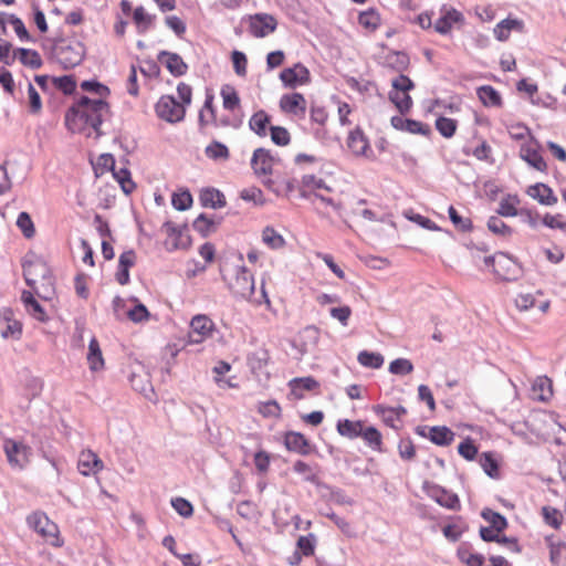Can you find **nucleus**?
<instances>
[{"instance_id":"nucleus-1","label":"nucleus","mask_w":566,"mask_h":566,"mask_svg":"<svg viewBox=\"0 0 566 566\" xmlns=\"http://www.w3.org/2000/svg\"><path fill=\"white\" fill-rule=\"evenodd\" d=\"M108 104L102 99L82 96L65 114V125L72 133L91 136L92 132L101 135L99 126L108 114Z\"/></svg>"},{"instance_id":"nucleus-2","label":"nucleus","mask_w":566,"mask_h":566,"mask_svg":"<svg viewBox=\"0 0 566 566\" xmlns=\"http://www.w3.org/2000/svg\"><path fill=\"white\" fill-rule=\"evenodd\" d=\"M23 276L30 286L40 297L50 300L54 295V280L52 271L42 259L25 260L22 264Z\"/></svg>"},{"instance_id":"nucleus-3","label":"nucleus","mask_w":566,"mask_h":566,"mask_svg":"<svg viewBox=\"0 0 566 566\" xmlns=\"http://www.w3.org/2000/svg\"><path fill=\"white\" fill-rule=\"evenodd\" d=\"M228 289L238 300H245L256 305L265 302L270 304V300L264 290V284L261 286V298H253L254 295V279L251 272L245 266H237L234 276L228 282Z\"/></svg>"},{"instance_id":"nucleus-4","label":"nucleus","mask_w":566,"mask_h":566,"mask_svg":"<svg viewBox=\"0 0 566 566\" xmlns=\"http://www.w3.org/2000/svg\"><path fill=\"white\" fill-rule=\"evenodd\" d=\"M53 55L63 69H73L82 63L85 46L78 40H62L54 46Z\"/></svg>"},{"instance_id":"nucleus-5","label":"nucleus","mask_w":566,"mask_h":566,"mask_svg":"<svg viewBox=\"0 0 566 566\" xmlns=\"http://www.w3.org/2000/svg\"><path fill=\"white\" fill-rule=\"evenodd\" d=\"M30 528L40 534L52 546L60 547L63 542L59 537V527L43 512H34L27 518Z\"/></svg>"},{"instance_id":"nucleus-6","label":"nucleus","mask_w":566,"mask_h":566,"mask_svg":"<svg viewBox=\"0 0 566 566\" xmlns=\"http://www.w3.org/2000/svg\"><path fill=\"white\" fill-rule=\"evenodd\" d=\"M392 90L389 92V99L395 104L401 114H406L412 107V99L409 91L415 87L413 82L406 75L400 74L391 82Z\"/></svg>"},{"instance_id":"nucleus-7","label":"nucleus","mask_w":566,"mask_h":566,"mask_svg":"<svg viewBox=\"0 0 566 566\" xmlns=\"http://www.w3.org/2000/svg\"><path fill=\"white\" fill-rule=\"evenodd\" d=\"M3 451L11 468L22 470L30 462L31 448L14 439H6Z\"/></svg>"},{"instance_id":"nucleus-8","label":"nucleus","mask_w":566,"mask_h":566,"mask_svg":"<svg viewBox=\"0 0 566 566\" xmlns=\"http://www.w3.org/2000/svg\"><path fill=\"white\" fill-rule=\"evenodd\" d=\"M155 109L159 118L169 123L182 120L186 114L184 104L179 103L170 95L161 96L157 102Z\"/></svg>"},{"instance_id":"nucleus-9","label":"nucleus","mask_w":566,"mask_h":566,"mask_svg":"<svg viewBox=\"0 0 566 566\" xmlns=\"http://www.w3.org/2000/svg\"><path fill=\"white\" fill-rule=\"evenodd\" d=\"M280 161L269 149L256 148L251 158V167L258 177L270 176L273 166Z\"/></svg>"},{"instance_id":"nucleus-10","label":"nucleus","mask_w":566,"mask_h":566,"mask_svg":"<svg viewBox=\"0 0 566 566\" xmlns=\"http://www.w3.org/2000/svg\"><path fill=\"white\" fill-rule=\"evenodd\" d=\"M424 490L429 497L442 507L459 511L461 509L459 496L437 484H426Z\"/></svg>"},{"instance_id":"nucleus-11","label":"nucleus","mask_w":566,"mask_h":566,"mask_svg":"<svg viewBox=\"0 0 566 566\" xmlns=\"http://www.w3.org/2000/svg\"><path fill=\"white\" fill-rule=\"evenodd\" d=\"M276 19L269 13H256L249 17V31L255 38H264L275 31Z\"/></svg>"},{"instance_id":"nucleus-12","label":"nucleus","mask_w":566,"mask_h":566,"mask_svg":"<svg viewBox=\"0 0 566 566\" xmlns=\"http://www.w3.org/2000/svg\"><path fill=\"white\" fill-rule=\"evenodd\" d=\"M280 80L285 87L295 88L311 82L308 69L302 63H296L292 67L284 69L280 73Z\"/></svg>"},{"instance_id":"nucleus-13","label":"nucleus","mask_w":566,"mask_h":566,"mask_svg":"<svg viewBox=\"0 0 566 566\" xmlns=\"http://www.w3.org/2000/svg\"><path fill=\"white\" fill-rule=\"evenodd\" d=\"M213 327V322L207 315L199 314L193 316L190 322L189 343H202L206 338L211 336Z\"/></svg>"},{"instance_id":"nucleus-14","label":"nucleus","mask_w":566,"mask_h":566,"mask_svg":"<svg viewBox=\"0 0 566 566\" xmlns=\"http://www.w3.org/2000/svg\"><path fill=\"white\" fill-rule=\"evenodd\" d=\"M307 103L303 94L291 93L284 94L280 98V108L286 114L304 118L306 114Z\"/></svg>"},{"instance_id":"nucleus-15","label":"nucleus","mask_w":566,"mask_h":566,"mask_svg":"<svg viewBox=\"0 0 566 566\" xmlns=\"http://www.w3.org/2000/svg\"><path fill=\"white\" fill-rule=\"evenodd\" d=\"M381 65L391 71L402 73L410 64V59L406 52L390 50L381 56Z\"/></svg>"},{"instance_id":"nucleus-16","label":"nucleus","mask_w":566,"mask_h":566,"mask_svg":"<svg viewBox=\"0 0 566 566\" xmlns=\"http://www.w3.org/2000/svg\"><path fill=\"white\" fill-rule=\"evenodd\" d=\"M158 61L167 67V70L174 75V76H181L186 74L188 66L184 62L182 57L172 52L168 51H161L158 54Z\"/></svg>"},{"instance_id":"nucleus-17","label":"nucleus","mask_w":566,"mask_h":566,"mask_svg":"<svg viewBox=\"0 0 566 566\" xmlns=\"http://www.w3.org/2000/svg\"><path fill=\"white\" fill-rule=\"evenodd\" d=\"M284 444L287 450L302 455H307L311 452L308 440L300 432H287L284 437Z\"/></svg>"},{"instance_id":"nucleus-18","label":"nucleus","mask_w":566,"mask_h":566,"mask_svg":"<svg viewBox=\"0 0 566 566\" xmlns=\"http://www.w3.org/2000/svg\"><path fill=\"white\" fill-rule=\"evenodd\" d=\"M526 192L530 197L544 206H553L557 202V197L554 195L552 188L545 184L539 182L530 186Z\"/></svg>"},{"instance_id":"nucleus-19","label":"nucleus","mask_w":566,"mask_h":566,"mask_svg":"<svg viewBox=\"0 0 566 566\" xmlns=\"http://www.w3.org/2000/svg\"><path fill=\"white\" fill-rule=\"evenodd\" d=\"M521 158L526 161L531 167L538 171H546L547 165L537 148L530 144L522 145L520 150Z\"/></svg>"},{"instance_id":"nucleus-20","label":"nucleus","mask_w":566,"mask_h":566,"mask_svg":"<svg viewBox=\"0 0 566 566\" xmlns=\"http://www.w3.org/2000/svg\"><path fill=\"white\" fill-rule=\"evenodd\" d=\"M102 468V461L92 451L82 452L78 459L77 469L82 475L88 476Z\"/></svg>"},{"instance_id":"nucleus-21","label":"nucleus","mask_w":566,"mask_h":566,"mask_svg":"<svg viewBox=\"0 0 566 566\" xmlns=\"http://www.w3.org/2000/svg\"><path fill=\"white\" fill-rule=\"evenodd\" d=\"M289 386L291 388V392L297 398L302 399L304 397V391H315L319 387V382L313 377H300L293 378L290 380Z\"/></svg>"},{"instance_id":"nucleus-22","label":"nucleus","mask_w":566,"mask_h":566,"mask_svg":"<svg viewBox=\"0 0 566 566\" xmlns=\"http://www.w3.org/2000/svg\"><path fill=\"white\" fill-rule=\"evenodd\" d=\"M199 200L202 207L218 209L226 206V198L216 188H206L200 191Z\"/></svg>"},{"instance_id":"nucleus-23","label":"nucleus","mask_w":566,"mask_h":566,"mask_svg":"<svg viewBox=\"0 0 566 566\" xmlns=\"http://www.w3.org/2000/svg\"><path fill=\"white\" fill-rule=\"evenodd\" d=\"M476 95L485 107H501V94L491 85H482L476 88Z\"/></svg>"},{"instance_id":"nucleus-24","label":"nucleus","mask_w":566,"mask_h":566,"mask_svg":"<svg viewBox=\"0 0 566 566\" xmlns=\"http://www.w3.org/2000/svg\"><path fill=\"white\" fill-rule=\"evenodd\" d=\"M512 30L522 31L523 21L518 19H504L494 27V35L499 41H506Z\"/></svg>"},{"instance_id":"nucleus-25","label":"nucleus","mask_w":566,"mask_h":566,"mask_svg":"<svg viewBox=\"0 0 566 566\" xmlns=\"http://www.w3.org/2000/svg\"><path fill=\"white\" fill-rule=\"evenodd\" d=\"M347 146L352 150V153L356 156L366 155L367 149L369 148V144L365 135L360 129H355L350 132Z\"/></svg>"},{"instance_id":"nucleus-26","label":"nucleus","mask_w":566,"mask_h":566,"mask_svg":"<svg viewBox=\"0 0 566 566\" xmlns=\"http://www.w3.org/2000/svg\"><path fill=\"white\" fill-rule=\"evenodd\" d=\"M87 363L92 371H98L104 368V358L96 337H92L90 340Z\"/></svg>"},{"instance_id":"nucleus-27","label":"nucleus","mask_w":566,"mask_h":566,"mask_svg":"<svg viewBox=\"0 0 566 566\" xmlns=\"http://www.w3.org/2000/svg\"><path fill=\"white\" fill-rule=\"evenodd\" d=\"M164 228L166 229L167 234L172 240L170 249H185L190 244L189 238H184L182 229L177 227L174 222L166 221L164 223Z\"/></svg>"},{"instance_id":"nucleus-28","label":"nucleus","mask_w":566,"mask_h":566,"mask_svg":"<svg viewBox=\"0 0 566 566\" xmlns=\"http://www.w3.org/2000/svg\"><path fill=\"white\" fill-rule=\"evenodd\" d=\"M428 438L437 446H449L454 439V433L444 426H436L429 429Z\"/></svg>"},{"instance_id":"nucleus-29","label":"nucleus","mask_w":566,"mask_h":566,"mask_svg":"<svg viewBox=\"0 0 566 566\" xmlns=\"http://www.w3.org/2000/svg\"><path fill=\"white\" fill-rule=\"evenodd\" d=\"M363 427L364 422L360 420L352 421L344 419L337 422V432L348 439H356L360 437Z\"/></svg>"},{"instance_id":"nucleus-30","label":"nucleus","mask_w":566,"mask_h":566,"mask_svg":"<svg viewBox=\"0 0 566 566\" xmlns=\"http://www.w3.org/2000/svg\"><path fill=\"white\" fill-rule=\"evenodd\" d=\"M462 18V14L457 10H448L434 22V30L440 34H447L452 28L454 22H458Z\"/></svg>"},{"instance_id":"nucleus-31","label":"nucleus","mask_w":566,"mask_h":566,"mask_svg":"<svg viewBox=\"0 0 566 566\" xmlns=\"http://www.w3.org/2000/svg\"><path fill=\"white\" fill-rule=\"evenodd\" d=\"M17 59H19L23 65L33 70L42 66V59L35 50L19 48L17 49Z\"/></svg>"},{"instance_id":"nucleus-32","label":"nucleus","mask_w":566,"mask_h":566,"mask_svg":"<svg viewBox=\"0 0 566 566\" xmlns=\"http://www.w3.org/2000/svg\"><path fill=\"white\" fill-rule=\"evenodd\" d=\"M220 95L224 109L235 111L240 108V97L232 85L226 84L221 87Z\"/></svg>"},{"instance_id":"nucleus-33","label":"nucleus","mask_w":566,"mask_h":566,"mask_svg":"<svg viewBox=\"0 0 566 566\" xmlns=\"http://www.w3.org/2000/svg\"><path fill=\"white\" fill-rule=\"evenodd\" d=\"M270 123V116L264 111H259L252 115L249 120L250 129L258 136H266V126Z\"/></svg>"},{"instance_id":"nucleus-34","label":"nucleus","mask_w":566,"mask_h":566,"mask_svg":"<svg viewBox=\"0 0 566 566\" xmlns=\"http://www.w3.org/2000/svg\"><path fill=\"white\" fill-rule=\"evenodd\" d=\"M220 220L208 218L205 213L199 214L192 223L193 229L202 237H207L214 232Z\"/></svg>"},{"instance_id":"nucleus-35","label":"nucleus","mask_w":566,"mask_h":566,"mask_svg":"<svg viewBox=\"0 0 566 566\" xmlns=\"http://www.w3.org/2000/svg\"><path fill=\"white\" fill-rule=\"evenodd\" d=\"M549 562L553 566H566V543H549Z\"/></svg>"},{"instance_id":"nucleus-36","label":"nucleus","mask_w":566,"mask_h":566,"mask_svg":"<svg viewBox=\"0 0 566 566\" xmlns=\"http://www.w3.org/2000/svg\"><path fill=\"white\" fill-rule=\"evenodd\" d=\"M533 392L538 400L546 401L552 395V381L547 377H538L533 384Z\"/></svg>"},{"instance_id":"nucleus-37","label":"nucleus","mask_w":566,"mask_h":566,"mask_svg":"<svg viewBox=\"0 0 566 566\" xmlns=\"http://www.w3.org/2000/svg\"><path fill=\"white\" fill-rule=\"evenodd\" d=\"M360 438L364 439V441L373 449V450H376V451H380L381 450V444H382V436L381 433L379 432L378 429H376L375 427L373 426H369V427H363V430H361V434H360Z\"/></svg>"},{"instance_id":"nucleus-38","label":"nucleus","mask_w":566,"mask_h":566,"mask_svg":"<svg viewBox=\"0 0 566 566\" xmlns=\"http://www.w3.org/2000/svg\"><path fill=\"white\" fill-rule=\"evenodd\" d=\"M357 360L367 368L378 369L384 365V356L381 354L368 350L359 352Z\"/></svg>"},{"instance_id":"nucleus-39","label":"nucleus","mask_w":566,"mask_h":566,"mask_svg":"<svg viewBox=\"0 0 566 566\" xmlns=\"http://www.w3.org/2000/svg\"><path fill=\"white\" fill-rule=\"evenodd\" d=\"M133 18H134V21L137 25L139 33H145L146 31H148L153 27V23L155 20V17L147 13L146 10L144 9V7H142V6L137 7L134 10Z\"/></svg>"},{"instance_id":"nucleus-40","label":"nucleus","mask_w":566,"mask_h":566,"mask_svg":"<svg viewBox=\"0 0 566 566\" xmlns=\"http://www.w3.org/2000/svg\"><path fill=\"white\" fill-rule=\"evenodd\" d=\"M457 555L459 559L467 566H482L484 563L483 555L472 553L467 545H461L458 548Z\"/></svg>"},{"instance_id":"nucleus-41","label":"nucleus","mask_w":566,"mask_h":566,"mask_svg":"<svg viewBox=\"0 0 566 566\" xmlns=\"http://www.w3.org/2000/svg\"><path fill=\"white\" fill-rule=\"evenodd\" d=\"M112 171H113L114 178L118 181L123 191L127 195L130 193L135 188V184L133 182V180L130 178L129 170L124 167L117 169L116 166H114L112 168Z\"/></svg>"},{"instance_id":"nucleus-42","label":"nucleus","mask_w":566,"mask_h":566,"mask_svg":"<svg viewBox=\"0 0 566 566\" xmlns=\"http://www.w3.org/2000/svg\"><path fill=\"white\" fill-rule=\"evenodd\" d=\"M205 154L212 160H227L230 156L228 147L217 140L212 142L206 147Z\"/></svg>"},{"instance_id":"nucleus-43","label":"nucleus","mask_w":566,"mask_h":566,"mask_svg":"<svg viewBox=\"0 0 566 566\" xmlns=\"http://www.w3.org/2000/svg\"><path fill=\"white\" fill-rule=\"evenodd\" d=\"M496 264L497 269L507 276V280H512V275H515L517 271V264L506 254L503 252L496 253Z\"/></svg>"},{"instance_id":"nucleus-44","label":"nucleus","mask_w":566,"mask_h":566,"mask_svg":"<svg viewBox=\"0 0 566 566\" xmlns=\"http://www.w3.org/2000/svg\"><path fill=\"white\" fill-rule=\"evenodd\" d=\"M358 22L365 29L375 31L380 25V14L375 9L360 12Z\"/></svg>"},{"instance_id":"nucleus-45","label":"nucleus","mask_w":566,"mask_h":566,"mask_svg":"<svg viewBox=\"0 0 566 566\" xmlns=\"http://www.w3.org/2000/svg\"><path fill=\"white\" fill-rule=\"evenodd\" d=\"M517 196H507L500 201L499 208L496 210L497 214L501 217H515L518 211L516 206L518 203Z\"/></svg>"},{"instance_id":"nucleus-46","label":"nucleus","mask_w":566,"mask_h":566,"mask_svg":"<svg viewBox=\"0 0 566 566\" xmlns=\"http://www.w3.org/2000/svg\"><path fill=\"white\" fill-rule=\"evenodd\" d=\"M270 355L265 348H258L248 356V364L253 371L261 370L269 361Z\"/></svg>"},{"instance_id":"nucleus-47","label":"nucleus","mask_w":566,"mask_h":566,"mask_svg":"<svg viewBox=\"0 0 566 566\" xmlns=\"http://www.w3.org/2000/svg\"><path fill=\"white\" fill-rule=\"evenodd\" d=\"M482 517L490 523L489 527H493L500 532L504 531L507 526L506 518L497 512L490 509H484L481 513Z\"/></svg>"},{"instance_id":"nucleus-48","label":"nucleus","mask_w":566,"mask_h":566,"mask_svg":"<svg viewBox=\"0 0 566 566\" xmlns=\"http://www.w3.org/2000/svg\"><path fill=\"white\" fill-rule=\"evenodd\" d=\"M458 123L453 118L440 116L436 119L437 130L446 138H451L457 130Z\"/></svg>"},{"instance_id":"nucleus-49","label":"nucleus","mask_w":566,"mask_h":566,"mask_svg":"<svg viewBox=\"0 0 566 566\" xmlns=\"http://www.w3.org/2000/svg\"><path fill=\"white\" fill-rule=\"evenodd\" d=\"M488 229L492 233L503 238L512 234V229L499 216H492L489 218Z\"/></svg>"},{"instance_id":"nucleus-50","label":"nucleus","mask_w":566,"mask_h":566,"mask_svg":"<svg viewBox=\"0 0 566 566\" xmlns=\"http://www.w3.org/2000/svg\"><path fill=\"white\" fill-rule=\"evenodd\" d=\"M262 241L271 249H280L285 244L284 238L271 227L264 228Z\"/></svg>"},{"instance_id":"nucleus-51","label":"nucleus","mask_w":566,"mask_h":566,"mask_svg":"<svg viewBox=\"0 0 566 566\" xmlns=\"http://www.w3.org/2000/svg\"><path fill=\"white\" fill-rule=\"evenodd\" d=\"M374 411L381 417L385 424L392 429H399L398 422H400V419L395 418V411L392 410V407L377 405L374 407Z\"/></svg>"},{"instance_id":"nucleus-52","label":"nucleus","mask_w":566,"mask_h":566,"mask_svg":"<svg viewBox=\"0 0 566 566\" xmlns=\"http://www.w3.org/2000/svg\"><path fill=\"white\" fill-rule=\"evenodd\" d=\"M17 226L28 239H31L35 234L33 221L28 212L23 211L19 213Z\"/></svg>"},{"instance_id":"nucleus-53","label":"nucleus","mask_w":566,"mask_h":566,"mask_svg":"<svg viewBox=\"0 0 566 566\" xmlns=\"http://www.w3.org/2000/svg\"><path fill=\"white\" fill-rule=\"evenodd\" d=\"M388 369H389V373H391L392 375L403 376V375H408V374L412 373L413 365L407 358H397L389 364Z\"/></svg>"},{"instance_id":"nucleus-54","label":"nucleus","mask_w":566,"mask_h":566,"mask_svg":"<svg viewBox=\"0 0 566 566\" xmlns=\"http://www.w3.org/2000/svg\"><path fill=\"white\" fill-rule=\"evenodd\" d=\"M171 203L176 210L185 211L192 205V196L188 190L176 192L172 195Z\"/></svg>"},{"instance_id":"nucleus-55","label":"nucleus","mask_w":566,"mask_h":566,"mask_svg":"<svg viewBox=\"0 0 566 566\" xmlns=\"http://www.w3.org/2000/svg\"><path fill=\"white\" fill-rule=\"evenodd\" d=\"M542 516L545 523L555 530H558L562 525V514L557 509L551 506L542 507Z\"/></svg>"},{"instance_id":"nucleus-56","label":"nucleus","mask_w":566,"mask_h":566,"mask_svg":"<svg viewBox=\"0 0 566 566\" xmlns=\"http://www.w3.org/2000/svg\"><path fill=\"white\" fill-rule=\"evenodd\" d=\"M271 139L277 146H286L291 142V135L285 127L271 126Z\"/></svg>"},{"instance_id":"nucleus-57","label":"nucleus","mask_w":566,"mask_h":566,"mask_svg":"<svg viewBox=\"0 0 566 566\" xmlns=\"http://www.w3.org/2000/svg\"><path fill=\"white\" fill-rule=\"evenodd\" d=\"M293 470L295 473L302 474L304 480L311 483H317V475L314 472L313 468L302 460H297L293 464Z\"/></svg>"},{"instance_id":"nucleus-58","label":"nucleus","mask_w":566,"mask_h":566,"mask_svg":"<svg viewBox=\"0 0 566 566\" xmlns=\"http://www.w3.org/2000/svg\"><path fill=\"white\" fill-rule=\"evenodd\" d=\"M542 223L547 228L558 229L566 233V219L560 213H557V214L546 213L542 219Z\"/></svg>"},{"instance_id":"nucleus-59","label":"nucleus","mask_w":566,"mask_h":566,"mask_svg":"<svg viewBox=\"0 0 566 566\" xmlns=\"http://www.w3.org/2000/svg\"><path fill=\"white\" fill-rule=\"evenodd\" d=\"M171 506L182 517H190L193 514L192 504L184 497L171 499Z\"/></svg>"},{"instance_id":"nucleus-60","label":"nucleus","mask_w":566,"mask_h":566,"mask_svg":"<svg viewBox=\"0 0 566 566\" xmlns=\"http://www.w3.org/2000/svg\"><path fill=\"white\" fill-rule=\"evenodd\" d=\"M480 464L484 472L490 478H497L499 476V465L495 459L492 457L491 453H483L480 458Z\"/></svg>"},{"instance_id":"nucleus-61","label":"nucleus","mask_w":566,"mask_h":566,"mask_svg":"<svg viewBox=\"0 0 566 566\" xmlns=\"http://www.w3.org/2000/svg\"><path fill=\"white\" fill-rule=\"evenodd\" d=\"M81 88L85 92L96 94L102 99L109 94L108 87L97 81H83L81 83Z\"/></svg>"},{"instance_id":"nucleus-62","label":"nucleus","mask_w":566,"mask_h":566,"mask_svg":"<svg viewBox=\"0 0 566 566\" xmlns=\"http://www.w3.org/2000/svg\"><path fill=\"white\" fill-rule=\"evenodd\" d=\"M449 218L452 223L462 231H469L472 228V222L470 219L462 218L453 206H450L448 209Z\"/></svg>"},{"instance_id":"nucleus-63","label":"nucleus","mask_w":566,"mask_h":566,"mask_svg":"<svg viewBox=\"0 0 566 566\" xmlns=\"http://www.w3.org/2000/svg\"><path fill=\"white\" fill-rule=\"evenodd\" d=\"M52 81L64 94H72L76 87V82L71 75L53 77Z\"/></svg>"},{"instance_id":"nucleus-64","label":"nucleus","mask_w":566,"mask_h":566,"mask_svg":"<svg viewBox=\"0 0 566 566\" xmlns=\"http://www.w3.org/2000/svg\"><path fill=\"white\" fill-rule=\"evenodd\" d=\"M316 538L313 534L306 536H300L297 539V548L304 556H312L315 551Z\"/></svg>"}]
</instances>
